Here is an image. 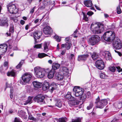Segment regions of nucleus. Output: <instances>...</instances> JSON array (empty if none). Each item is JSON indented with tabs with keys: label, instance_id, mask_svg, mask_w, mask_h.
Wrapping results in <instances>:
<instances>
[{
	"label": "nucleus",
	"instance_id": "1",
	"mask_svg": "<svg viewBox=\"0 0 122 122\" xmlns=\"http://www.w3.org/2000/svg\"><path fill=\"white\" fill-rule=\"evenodd\" d=\"M90 28L92 29V31L93 33L95 34L100 33L104 30L103 25L102 23H98L95 25L92 23Z\"/></svg>",
	"mask_w": 122,
	"mask_h": 122
},
{
	"label": "nucleus",
	"instance_id": "2",
	"mask_svg": "<svg viewBox=\"0 0 122 122\" xmlns=\"http://www.w3.org/2000/svg\"><path fill=\"white\" fill-rule=\"evenodd\" d=\"M49 70V68L45 70L44 68L36 67L34 68V74L37 77L42 78L45 76V72H48Z\"/></svg>",
	"mask_w": 122,
	"mask_h": 122
},
{
	"label": "nucleus",
	"instance_id": "3",
	"mask_svg": "<svg viewBox=\"0 0 122 122\" xmlns=\"http://www.w3.org/2000/svg\"><path fill=\"white\" fill-rule=\"evenodd\" d=\"M107 100L106 99L100 100L99 97L98 96L97 98L96 99L95 102L96 107L98 108H103L108 103Z\"/></svg>",
	"mask_w": 122,
	"mask_h": 122
},
{
	"label": "nucleus",
	"instance_id": "4",
	"mask_svg": "<svg viewBox=\"0 0 122 122\" xmlns=\"http://www.w3.org/2000/svg\"><path fill=\"white\" fill-rule=\"evenodd\" d=\"M115 33L114 32L109 31L106 32L103 35V38L106 41H113L115 38Z\"/></svg>",
	"mask_w": 122,
	"mask_h": 122
},
{
	"label": "nucleus",
	"instance_id": "5",
	"mask_svg": "<svg viewBox=\"0 0 122 122\" xmlns=\"http://www.w3.org/2000/svg\"><path fill=\"white\" fill-rule=\"evenodd\" d=\"M32 77L31 75L27 73H24L21 77L22 80L19 81L20 83L23 85L28 83L30 81Z\"/></svg>",
	"mask_w": 122,
	"mask_h": 122
},
{
	"label": "nucleus",
	"instance_id": "6",
	"mask_svg": "<svg viewBox=\"0 0 122 122\" xmlns=\"http://www.w3.org/2000/svg\"><path fill=\"white\" fill-rule=\"evenodd\" d=\"M99 37L96 35H93L89 38L88 43L89 44L92 46L95 45L100 41Z\"/></svg>",
	"mask_w": 122,
	"mask_h": 122
},
{
	"label": "nucleus",
	"instance_id": "7",
	"mask_svg": "<svg viewBox=\"0 0 122 122\" xmlns=\"http://www.w3.org/2000/svg\"><path fill=\"white\" fill-rule=\"evenodd\" d=\"M73 91L74 95L76 97L81 96L84 92L83 89L77 87H75L73 89Z\"/></svg>",
	"mask_w": 122,
	"mask_h": 122
},
{
	"label": "nucleus",
	"instance_id": "8",
	"mask_svg": "<svg viewBox=\"0 0 122 122\" xmlns=\"http://www.w3.org/2000/svg\"><path fill=\"white\" fill-rule=\"evenodd\" d=\"M45 97L42 94H39L36 96L34 98V100L38 103L43 102L45 103L44 99Z\"/></svg>",
	"mask_w": 122,
	"mask_h": 122
},
{
	"label": "nucleus",
	"instance_id": "9",
	"mask_svg": "<svg viewBox=\"0 0 122 122\" xmlns=\"http://www.w3.org/2000/svg\"><path fill=\"white\" fill-rule=\"evenodd\" d=\"M113 47L116 49H120L122 47L121 42L119 39L114 41L113 42Z\"/></svg>",
	"mask_w": 122,
	"mask_h": 122
},
{
	"label": "nucleus",
	"instance_id": "10",
	"mask_svg": "<svg viewBox=\"0 0 122 122\" xmlns=\"http://www.w3.org/2000/svg\"><path fill=\"white\" fill-rule=\"evenodd\" d=\"M42 34V32L38 30H36L34 32L33 36L35 41V44L37 43V40L40 38Z\"/></svg>",
	"mask_w": 122,
	"mask_h": 122
},
{
	"label": "nucleus",
	"instance_id": "11",
	"mask_svg": "<svg viewBox=\"0 0 122 122\" xmlns=\"http://www.w3.org/2000/svg\"><path fill=\"white\" fill-rule=\"evenodd\" d=\"M96 67L98 69L102 70L103 69L105 66L104 63L102 60H98L96 62Z\"/></svg>",
	"mask_w": 122,
	"mask_h": 122
},
{
	"label": "nucleus",
	"instance_id": "12",
	"mask_svg": "<svg viewBox=\"0 0 122 122\" xmlns=\"http://www.w3.org/2000/svg\"><path fill=\"white\" fill-rule=\"evenodd\" d=\"M101 54H102L105 59L107 60H110L112 59V57L110 53L108 51H102Z\"/></svg>",
	"mask_w": 122,
	"mask_h": 122
},
{
	"label": "nucleus",
	"instance_id": "13",
	"mask_svg": "<svg viewBox=\"0 0 122 122\" xmlns=\"http://www.w3.org/2000/svg\"><path fill=\"white\" fill-rule=\"evenodd\" d=\"M8 46L6 44L0 45V55H3L7 51Z\"/></svg>",
	"mask_w": 122,
	"mask_h": 122
},
{
	"label": "nucleus",
	"instance_id": "14",
	"mask_svg": "<svg viewBox=\"0 0 122 122\" xmlns=\"http://www.w3.org/2000/svg\"><path fill=\"white\" fill-rule=\"evenodd\" d=\"M52 32L51 28L49 26H46L43 29V32L46 35L50 34Z\"/></svg>",
	"mask_w": 122,
	"mask_h": 122
},
{
	"label": "nucleus",
	"instance_id": "15",
	"mask_svg": "<svg viewBox=\"0 0 122 122\" xmlns=\"http://www.w3.org/2000/svg\"><path fill=\"white\" fill-rule=\"evenodd\" d=\"M8 20L6 19L5 20L0 19V25L8 27L9 26Z\"/></svg>",
	"mask_w": 122,
	"mask_h": 122
},
{
	"label": "nucleus",
	"instance_id": "16",
	"mask_svg": "<svg viewBox=\"0 0 122 122\" xmlns=\"http://www.w3.org/2000/svg\"><path fill=\"white\" fill-rule=\"evenodd\" d=\"M57 87V86L56 84L54 83H53L49 85V90L51 93H52Z\"/></svg>",
	"mask_w": 122,
	"mask_h": 122
},
{
	"label": "nucleus",
	"instance_id": "17",
	"mask_svg": "<svg viewBox=\"0 0 122 122\" xmlns=\"http://www.w3.org/2000/svg\"><path fill=\"white\" fill-rule=\"evenodd\" d=\"M80 101L78 100H76V99L74 100H69L68 102V103L69 106L72 107L78 104Z\"/></svg>",
	"mask_w": 122,
	"mask_h": 122
},
{
	"label": "nucleus",
	"instance_id": "18",
	"mask_svg": "<svg viewBox=\"0 0 122 122\" xmlns=\"http://www.w3.org/2000/svg\"><path fill=\"white\" fill-rule=\"evenodd\" d=\"M88 56L89 55L88 54L79 56L78 58V60L79 61H85L88 57Z\"/></svg>",
	"mask_w": 122,
	"mask_h": 122
},
{
	"label": "nucleus",
	"instance_id": "19",
	"mask_svg": "<svg viewBox=\"0 0 122 122\" xmlns=\"http://www.w3.org/2000/svg\"><path fill=\"white\" fill-rule=\"evenodd\" d=\"M60 70L62 72L64 76L67 75L68 73V69L66 67H61L60 68Z\"/></svg>",
	"mask_w": 122,
	"mask_h": 122
},
{
	"label": "nucleus",
	"instance_id": "20",
	"mask_svg": "<svg viewBox=\"0 0 122 122\" xmlns=\"http://www.w3.org/2000/svg\"><path fill=\"white\" fill-rule=\"evenodd\" d=\"M33 84L34 86L37 88H41L42 86V84L41 83L36 81H33Z\"/></svg>",
	"mask_w": 122,
	"mask_h": 122
},
{
	"label": "nucleus",
	"instance_id": "21",
	"mask_svg": "<svg viewBox=\"0 0 122 122\" xmlns=\"http://www.w3.org/2000/svg\"><path fill=\"white\" fill-rule=\"evenodd\" d=\"M60 67V65L57 63L56 62H53L52 65V69L51 70H53L54 71H55L58 69Z\"/></svg>",
	"mask_w": 122,
	"mask_h": 122
},
{
	"label": "nucleus",
	"instance_id": "22",
	"mask_svg": "<svg viewBox=\"0 0 122 122\" xmlns=\"http://www.w3.org/2000/svg\"><path fill=\"white\" fill-rule=\"evenodd\" d=\"M49 43L48 42H45L43 44L44 50L45 52H46L49 50Z\"/></svg>",
	"mask_w": 122,
	"mask_h": 122
},
{
	"label": "nucleus",
	"instance_id": "23",
	"mask_svg": "<svg viewBox=\"0 0 122 122\" xmlns=\"http://www.w3.org/2000/svg\"><path fill=\"white\" fill-rule=\"evenodd\" d=\"M65 97L69 100H74L76 99L72 97L71 95V92H68L67 94L65 96Z\"/></svg>",
	"mask_w": 122,
	"mask_h": 122
},
{
	"label": "nucleus",
	"instance_id": "24",
	"mask_svg": "<svg viewBox=\"0 0 122 122\" xmlns=\"http://www.w3.org/2000/svg\"><path fill=\"white\" fill-rule=\"evenodd\" d=\"M56 72V71L53 70H51L48 75V77L49 79L52 78L54 76V74Z\"/></svg>",
	"mask_w": 122,
	"mask_h": 122
},
{
	"label": "nucleus",
	"instance_id": "25",
	"mask_svg": "<svg viewBox=\"0 0 122 122\" xmlns=\"http://www.w3.org/2000/svg\"><path fill=\"white\" fill-rule=\"evenodd\" d=\"M49 84L47 82H45L43 84L42 88L44 91L48 89H49Z\"/></svg>",
	"mask_w": 122,
	"mask_h": 122
},
{
	"label": "nucleus",
	"instance_id": "26",
	"mask_svg": "<svg viewBox=\"0 0 122 122\" xmlns=\"http://www.w3.org/2000/svg\"><path fill=\"white\" fill-rule=\"evenodd\" d=\"M32 97L29 96L28 99L25 101L23 103L24 105H26L28 104H30L32 103Z\"/></svg>",
	"mask_w": 122,
	"mask_h": 122
},
{
	"label": "nucleus",
	"instance_id": "27",
	"mask_svg": "<svg viewBox=\"0 0 122 122\" xmlns=\"http://www.w3.org/2000/svg\"><path fill=\"white\" fill-rule=\"evenodd\" d=\"M85 5L87 7H91L92 6V4L91 0H86L84 2Z\"/></svg>",
	"mask_w": 122,
	"mask_h": 122
},
{
	"label": "nucleus",
	"instance_id": "28",
	"mask_svg": "<svg viewBox=\"0 0 122 122\" xmlns=\"http://www.w3.org/2000/svg\"><path fill=\"white\" fill-rule=\"evenodd\" d=\"M18 113L19 115L22 117L24 118V119H26V117H25V112L22 111H18Z\"/></svg>",
	"mask_w": 122,
	"mask_h": 122
},
{
	"label": "nucleus",
	"instance_id": "29",
	"mask_svg": "<svg viewBox=\"0 0 122 122\" xmlns=\"http://www.w3.org/2000/svg\"><path fill=\"white\" fill-rule=\"evenodd\" d=\"M7 75L8 76L14 77L16 75V73L14 70H12L11 71H8L7 73Z\"/></svg>",
	"mask_w": 122,
	"mask_h": 122
},
{
	"label": "nucleus",
	"instance_id": "30",
	"mask_svg": "<svg viewBox=\"0 0 122 122\" xmlns=\"http://www.w3.org/2000/svg\"><path fill=\"white\" fill-rule=\"evenodd\" d=\"M91 55L92 58L94 60H96L98 57V55L96 52H94Z\"/></svg>",
	"mask_w": 122,
	"mask_h": 122
},
{
	"label": "nucleus",
	"instance_id": "31",
	"mask_svg": "<svg viewBox=\"0 0 122 122\" xmlns=\"http://www.w3.org/2000/svg\"><path fill=\"white\" fill-rule=\"evenodd\" d=\"M67 121V118L66 117L60 118L57 120V122H66Z\"/></svg>",
	"mask_w": 122,
	"mask_h": 122
},
{
	"label": "nucleus",
	"instance_id": "32",
	"mask_svg": "<svg viewBox=\"0 0 122 122\" xmlns=\"http://www.w3.org/2000/svg\"><path fill=\"white\" fill-rule=\"evenodd\" d=\"M55 105L59 108L61 107L62 105V103L60 100H57L56 103Z\"/></svg>",
	"mask_w": 122,
	"mask_h": 122
},
{
	"label": "nucleus",
	"instance_id": "33",
	"mask_svg": "<svg viewBox=\"0 0 122 122\" xmlns=\"http://www.w3.org/2000/svg\"><path fill=\"white\" fill-rule=\"evenodd\" d=\"M24 61L21 60L19 63V64L16 66V68L17 69H21L20 68L23 64L24 63Z\"/></svg>",
	"mask_w": 122,
	"mask_h": 122
},
{
	"label": "nucleus",
	"instance_id": "34",
	"mask_svg": "<svg viewBox=\"0 0 122 122\" xmlns=\"http://www.w3.org/2000/svg\"><path fill=\"white\" fill-rule=\"evenodd\" d=\"M48 56V55L44 53H39L38 55V57L40 58H43L45 56Z\"/></svg>",
	"mask_w": 122,
	"mask_h": 122
},
{
	"label": "nucleus",
	"instance_id": "35",
	"mask_svg": "<svg viewBox=\"0 0 122 122\" xmlns=\"http://www.w3.org/2000/svg\"><path fill=\"white\" fill-rule=\"evenodd\" d=\"M56 76L58 79L59 80H61L63 78V76L62 75L58 73V74H57Z\"/></svg>",
	"mask_w": 122,
	"mask_h": 122
},
{
	"label": "nucleus",
	"instance_id": "36",
	"mask_svg": "<svg viewBox=\"0 0 122 122\" xmlns=\"http://www.w3.org/2000/svg\"><path fill=\"white\" fill-rule=\"evenodd\" d=\"M86 97V95L85 94H83L80 97V100L83 101H84Z\"/></svg>",
	"mask_w": 122,
	"mask_h": 122
},
{
	"label": "nucleus",
	"instance_id": "37",
	"mask_svg": "<svg viewBox=\"0 0 122 122\" xmlns=\"http://www.w3.org/2000/svg\"><path fill=\"white\" fill-rule=\"evenodd\" d=\"M100 77L101 78L105 79L107 77V76L104 73H101L100 74Z\"/></svg>",
	"mask_w": 122,
	"mask_h": 122
},
{
	"label": "nucleus",
	"instance_id": "38",
	"mask_svg": "<svg viewBox=\"0 0 122 122\" xmlns=\"http://www.w3.org/2000/svg\"><path fill=\"white\" fill-rule=\"evenodd\" d=\"M93 106V105L92 102H91L89 105L87 106L86 108L88 110H90L92 107Z\"/></svg>",
	"mask_w": 122,
	"mask_h": 122
},
{
	"label": "nucleus",
	"instance_id": "39",
	"mask_svg": "<svg viewBox=\"0 0 122 122\" xmlns=\"http://www.w3.org/2000/svg\"><path fill=\"white\" fill-rule=\"evenodd\" d=\"M29 117L28 118L30 120H35L36 119L33 117L32 115H31L30 113H28Z\"/></svg>",
	"mask_w": 122,
	"mask_h": 122
},
{
	"label": "nucleus",
	"instance_id": "40",
	"mask_svg": "<svg viewBox=\"0 0 122 122\" xmlns=\"http://www.w3.org/2000/svg\"><path fill=\"white\" fill-rule=\"evenodd\" d=\"M7 8L9 7H12L13 8H15L16 6L15 4H12V3H11L7 5Z\"/></svg>",
	"mask_w": 122,
	"mask_h": 122
},
{
	"label": "nucleus",
	"instance_id": "41",
	"mask_svg": "<svg viewBox=\"0 0 122 122\" xmlns=\"http://www.w3.org/2000/svg\"><path fill=\"white\" fill-rule=\"evenodd\" d=\"M83 20L85 21H88V18L87 15L85 13L83 12Z\"/></svg>",
	"mask_w": 122,
	"mask_h": 122
},
{
	"label": "nucleus",
	"instance_id": "42",
	"mask_svg": "<svg viewBox=\"0 0 122 122\" xmlns=\"http://www.w3.org/2000/svg\"><path fill=\"white\" fill-rule=\"evenodd\" d=\"M54 37L56 39L57 41L60 42L61 41V39L60 38H59V37L57 36L56 35L54 36Z\"/></svg>",
	"mask_w": 122,
	"mask_h": 122
},
{
	"label": "nucleus",
	"instance_id": "43",
	"mask_svg": "<svg viewBox=\"0 0 122 122\" xmlns=\"http://www.w3.org/2000/svg\"><path fill=\"white\" fill-rule=\"evenodd\" d=\"M109 69L110 71L113 72H114L116 69L115 67L114 66L110 67Z\"/></svg>",
	"mask_w": 122,
	"mask_h": 122
},
{
	"label": "nucleus",
	"instance_id": "44",
	"mask_svg": "<svg viewBox=\"0 0 122 122\" xmlns=\"http://www.w3.org/2000/svg\"><path fill=\"white\" fill-rule=\"evenodd\" d=\"M117 107H116L118 109L122 107V103H119L117 104Z\"/></svg>",
	"mask_w": 122,
	"mask_h": 122
},
{
	"label": "nucleus",
	"instance_id": "45",
	"mask_svg": "<svg viewBox=\"0 0 122 122\" xmlns=\"http://www.w3.org/2000/svg\"><path fill=\"white\" fill-rule=\"evenodd\" d=\"M41 47V44H39L35 45L34 46V47L35 48H40Z\"/></svg>",
	"mask_w": 122,
	"mask_h": 122
},
{
	"label": "nucleus",
	"instance_id": "46",
	"mask_svg": "<svg viewBox=\"0 0 122 122\" xmlns=\"http://www.w3.org/2000/svg\"><path fill=\"white\" fill-rule=\"evenodd\" d=\"M72 44L71 42H69L68 43V46L66 47V49L67 50H69L71 47V46Z\"/></svg>",
	"mask_w": 122,
	"mask_h": 122
},
{
	"label": "nucleus",
	"instance_id": "47",
	"mask_svg": "<svg viewBox=\"0 0 122 122\" xmlns=\"http://www.w3.org/2000/svg\"><path fill=\"white\" fill-rule=\"evenodd\" d=\"M8 62L7 61L5 62L4 64V67H5V69H7L8 68Z\"/></svg>",
	"mask_w": 122,
	"mask_h": 122
},
{
	"label": "nucleus",
	"instance_id": "48",
	"mask_svg": "<svg viewBox=\"0 0 122 122\" xmlns=\"http://www.w3.org/2000/svg\"><path fill=\"white\" fill-rule=\"evenodd\" d=\"M18 11V10L17 8H14L13 10V14H15Z\"/></svg>",
	"mask_w": 122,
	"mask_h": 122
},
{
	"label": "nucleus",
	"instance_id": "49",
	"mask_svg": "<svg viewBox=\"0 0 122 122\" xmlns=\"http://www.w3.org/2000/svg\"><path fill=\"white\" fill-rule=\"evenodd\" d=\"M14 8H7L8 11L10 13L12 14Z\"/></svg>",
	"mask_w": 122,
	"mask_h": 122
},
{
	"label": "nucleus",
	"instance_id": "50",
	"mask_svg": "<svg viewBox=\"0 0 122 122\" xmlns=\"http://www.w3.org/2000/svg\"><path fill=\"white\" fill-rule=\"evenodd\" d=\"M9 31L11 33H13L14 31V28L13 27L11 26L9 29Z\"/></svg>",
	"mask_w": 122,
	"mask_h": 122
},
{
	"label": "nucleus",
	"instance_id": "51",
	"mask_svg": "<svg viewBox=\"0 0 122 122\" xmlns=\"http://www.w3.org/2000/svg\"><path fill=\"white\" fill-rule=\"evenodd\" d=\"M14 122H22L18 118L15 117V118Z\"/></svg>",
	"mask_w": 122,
	"mask_h": 122
},
{
	"label": "nucleus",
	"instance_id": "52",
	"mask_svg": "<svg viewBox=\"0 0 122 122\" xmlns=\"http://www.w3.org/2000/svg\"><path fill=\"white\" fill-rule=\"evenodd\" d=\"M93 14V13L92 11H90L88 12L87 13V14L89 15V16H91Z\"/></svg>",
	"mask_w": 122,
	"mask_h": 122
},
{
	"label": "nucleus",
	"instance_id": "53",
	"mask_svg": "<svg viewBox=\"0 0 122 122\" xmlns=\"http://www.w3.org/2000/svg\"><path fill=\"white\" fill-rule=\"evenodd\" d=\"M117 13L118 14H119L121 13V10L120 8H117Z\"/></svg>",
	"mask_w": 122,
	"mask_h": 122
},
{
	"label": "nucleus",
	"instance_id": "54",
	"mask_svg": "<svg viewBox=\"0 0 122 122\" xmlns=\"http://www.w3.org/2000/svg\"><path fill=\"white\" fill-rule=\"evenodd\" d=\"M116 68L117 70V71L119 72L121 71H122V69H121L120 67L119 66L116 67Z\"/></svg>",
	"mask_w": 122,
	"mask_h": 122
},
{
	"label": "nucleus",
	"instance_id": "55",
	"mask_svg": "<svg viewBox=\"0 0 122 122\" xmlns=\"http://www.w3.org/2000/svg\"><path fill=\"white\" fill-rule=\"evenodd\" d=\"M74 58V55L73 54H71L70 57V60L72 59L73 58Z\"/></svg>",
	"mask_w": 122,
	"mask_h": 122
},
{
	"label": "nucleus",
	"instance_id": "56",
	"mask_svg": "<svg viewBox=\"0 0 122 122\" xmlns=\"http://www.w3.org/2000/svg\"><path fill=\"white\" fill-rule=\"evenodd\" d=\"M118 121V119L116 118H114L111 122H117Z\"/></svg>",
	"mask_w": 122,
	"mask_h": 122
},
{
	"label": "nucleus",
	"instance_id": "57",
	"mask_svg": "<svg viewBox=\"0 0 122 122\" xmlns=\"http://www.w3.org/2000/svg\"><path fill=\"white\" fill-rule=\"evenodd\" d=\"M114 51L115 52L117 53H118L119 56H121L122 54L119 51H117L115 50Z\"/></svg>",
	"mask_w": 122,
	"mask_h": 122
},
{
	"label": "nucleus",
	"instance_id": "58",
	"mask_svg": "<svg viewBox=\"0 0 122 122\" xmlns=\"http://www.w3.org/2000/svg\"><path fill=\"white\" fill-rule=\"evenodd\" d=\"M69 39L70 38L69 37H67L65 39V41L66 43H67L69 41Z\"/></svg>",
	"mask_w": 122,
	"mask_h": 122
},
{
	"label": "nucleus",
	"instance_id": "59",
	"mask_svg": "<svg viewBox=\"0 0 122 122\" xmlns=\"http://www.w3.org/2000/svg\"><path fill=\"white\" fill-rule=\"evenodd\" d=\"M12 91L11 90H10V97L11 99H12L13 98V95L11 93Z\"/></svg>",
	"mask_w": 122,
	"mask_h": 122
},
{
	"label": "nucleus",
	"instance_id": "60",
	"mask_svg": "<svg viewBox=\"0 0 122 122\" xmlns=\"http://www.w3.org/2000/svg\"><path fill=\"white\" fill-rule=\"evenodd\" d=\"M25 22V21L22 20H21L20 21V23L22 25H24Z\"/></svg>",
	"mask_w": 122,
	"mask_h": 122
},
{
	"label": "nucleus",
	"instance_id": "61",
	"mask_svg": "<svg viewBox=\"0 0 122 122\" xmlns=\"http://www.w3.org/2000/svg\"><path fill=\"white\" fill-rule=\"evenodd\" d=\"M34 8H33V9H32L30 11V13L31 14H32L34 12Z\"/></svg>",
	"mask_w": 122,
	"mask_h": 122
},
{
	"label": "nucleus",
	"instance_id": "62",
	"mask_svg": "<svg viewBox=\"0 0 122 122\" xmlns=\"http://www.w3.org/2000/svg\"><path fill=\"white\" fill-rule=\"evenodd\" d=\"M39 19H36L34 21V22L35 23H36L39 22Z\"/></svg>",
	"mask_w": 122,
	"mask_h": 122
},
{
	"label": "nucleus",
	"instance_id": "63",
	"mask_svg": "<svg viewBox=\"0 0 122 122\" xmlns=\"http://www.w3.org/2000/svg\"><path fill=\"white\" fill-rule=\"evenodd\" d=\"M111 28L112 29H114L115 27V25H112L111 26Z\"/></svg>",
	"mask_w": 122,
	"mask_h": 122
},
{
	"label": "nucleus",
	"instance_id": "64",
	"mask_svg": "<svg viewBox=\"0 0 122 122\" xmlns=\"http://www.w3.org/2000/svg\"><path fill=\"white\" fill-rule=\"evenodd\" d=\"M66 52V51L65 50H63L62 51L61 54L62 55H64Z\"/></svg>",
	"mask_w": 122,
	"mask_h": 122
}]
</instances>
